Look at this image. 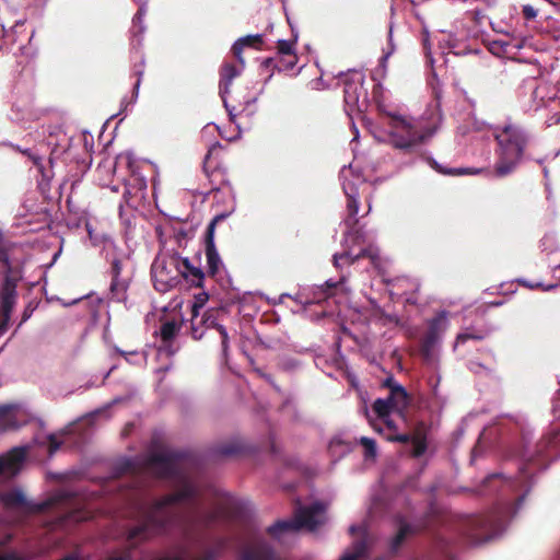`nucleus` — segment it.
Listing matches in <instances>:
<instances>
[{"label": "nucleus", "instance_id": "f257e3e1", "mask_svg": "<svg viewBox=\"0 0 560 560\" xmlns=\"http://www.w3.org/2000/svg\"><path fill=\"white\" fill-rule=\"evenodd\" d=\"M189 460L190 454L188 452L175 451L164 445L152 450L150 455L152 468L161 477H177L183 482V488L176 493L165 495L158 501L148 520L142 514V534L149 523H151L161 530H168L175 526L183 534L188 535L194 527L208 525L218 518L224 517L228 513V505L233 503L230 499H226L214 513L209 515H203L197 505L184 508L197 494L195 486L187 481L183 475L184 465ZM143 510L144 506L142 505Z\"/></svg>", "mask_w": 560, "mask_h": 560}, {"label": "nucleus", "instance_id": "f03ea898", "mask_svg": "<svg viewBox=\"0 0 560 560\" xmlns=\"http://www.w3.org/2000/svg\"><path fill=\"white\" fill-rule=\"evenodd\" d=\"M495 479H501L504 491L516 493L523 488L524 491L516 498L513 504L510 501L499 502L489 513L474 516L469 520L468 535L475 545L499 538L508 528L512 517L521 509L533 487V482L528 480L524 471L521 472L517 479L508 478L499 472L491 474L486 478V482L488 483Z\"/></svg>", "mask_w": 560, "mask_h": 560}, {"label": "nucleus", "instance_id": "7ed1b4c3", "mask_svg": "<svg viewBox=\"0 0 560 560\" xmlns=\"http://www.w3.org/2000/svg\"><path fill=\"white\" fill-rule=\"evenodd\" d=\"M22 244L12 241L0 228V264L2 280L0 281V334L7 331L12 311L18 302V285L23 279L24 261L19 254Z\"/></svg>", "mask_w": 560, "mask_h": 560}, {"label": "nucleus", "instance_id": "20e7f679", "mask_svg": "<svg viewBox=\"0 0 560 560\" xmlns=\"http://www.w3.org/2000/svg\"><path fill=\"white\" fill-rule=\"evenodd\" d=\"M151 275L154 288L161 292L174 288L180 278L187 279L195 287H200L203 281L202 270L175 253L159 254L152 264Z\"/></svg>", "mask_w": 560, "mask_h": 560}, {"label": "nucleus", "instance_id": "39448f33", "mask_svg": "<svg viewBox=\"0 0 560 560\" xmlns=\"http://www.w3.org/2000/svg\"><path fill=\"white\" fill-rule=\"evenodd\" d=\"M121 160L126 161V164L131 174L132 184H128L124 192V203L119 207V218L122 226L124 237L127 246L130 250L135 252L138 249V219L140 212L138 207L140 206V175L138 173L139 166L136 161L131 159L130 154L120 156Z\"/></svg>", "mask_w": 560, "mask_h": 560}, {"label": "nucleus", "instance_id": "423d86ee", "mask_svg": "<svg viewBox=\"0 0 560 560\" xmlns=\"http://www.w3.org/2000/svg\"><path fill=\"white\" fill-rule=\"evenodd\" d=\"M490 129L499 145V162L495 166V175L504 177L511 174L521 162L527 137L520 127L512 124H506L502 128L491 127Z\"/></svg>", "mask_w": 560, "mask_h": 560}, {"label": "nucleus", "instance_id": "0eeeda50", "mask_svg": "<svg viewBox=\"0 0 560 560\" xmlns=\"http://www.w3.org/2000/svg\"><path fill=\"white\" fill-rule=\"evenodd\" d=\"M390 121L386 141L394 148L409 151L430 139L436 129H425L419 119L388 113Z\"/></svg>", "mask_w": 560, "mask_h": 560}, {"label": "nucleus", "instance_id": "6e6552de", "mask_svg": "<svg viewBox=\"0 0 560 560\" xmlns=\"http://www.w3.org/2000/svg\"><path fill=\"white\" fill-rule=\"evenodd\" d=\"M326 521V505L315 502L311 506H300L292 520L278 521L267 530L277 539H281L283 534H295L303 528L316 532Z\"/></svg>", "mask_w": 560, "mask_h": 560}, {"label": "nucleus", "instance_id": "1a4fd4ad", "mask_svg": "<svg viewBox=\"0 0 560 560\" xmlns=\"http://www.w3.org/2000/svg\"><path fill=\"white\" fill-rule=\"evenodd\" d=\"M74 498L71 492H61L51 497L40 503H34L26 499L24 492L20 489H13L0 493V502L8 509L21 508L28 513H42L50 510L51 508L70 503Z\"/></svg>", "mask_w": 560, "mask_h": 560}, {"label": "nucleus", "instance_id": "9d476101", "mask_svg": "<svg viewBox=\"0 0 560 560\" xmlns=\"http://www.w3.org/2000/svg\"><path fill=\"white\" fill-rule=\"evenodd\" d=\"M373 429L386 441L409 443L413 457L422 456L427 451V438L421 433H399L397 422H372Z\"/></svg>", "mask_w": 560, "mask_h": 560}, {"label": "nucleus", "instance_id": "9b49d317", "mask_svg": "<svg viewBox=\"0 0 560 560\" xmlns=\"http://www.w3.org/2000/svg\"><path fill=\"white\" fill-rule=\"evenodd\" d=\"M448 328L447 312L442 311L429 322V331L423 341V354L428 362L433 363L439 355L440 343Z\"/></svg>", "mask_w": 560, "mask_h": 560}, {"label": "nucleus", "instance_id": "f8f14e48", "mask_svg": "<svg viewBox=\"0 0 560 560\" xmlns=\"http://www.w3.org/2000/svg\"><path fill=\"white\" fill-rule=\"evenodd\" d=\"M182 305L183 300L177 296L167 305L160 308L162 313L160 318L162 322L160 335L164 342L172 340L176 336L184 322Z\"/></svg>", "mask_w": 560, "mask_h": 560}, {"label": "nucleus", "instance_id": "ddd939ff", "mask_svg": "<svg viewBox=\"0 0 560 560\" xmlns=\"http://www.w3.org/2000/svg\"><path fill=\"white\" fill-rule=\"evenodd\" d=\"M27 456V447L16 446L0 455V477H15L22 469Z\"/></svg>", "mask_w": 560, "mask_h": 560}, {"label": "nucleus", "instance_id": "4468645a", "mask_svg": "<svg viewBox=\"0 0 560 560\" xmlns=\"http://www.w3.org/2000/svg\"><path fill=\"white\" fill-rule=\"evenodd\" d=\"M346 110L349 116L360 114L365 109L362 80L347 81L345 86Z\"/></svg>", "mask_w": 560, "mask_h": 560}, {"label": "nucleus", "instance_id": "2eb2a0df", "mask_svg": "<svg viewBox=\"0 0 560 560\" xmlns=\"http://www.w3.org/2000/svg\"><path fill=\"white\" fill-rule=\"evenodd\" d=\"M351 166L343 167L341 171V177L343 178L342 187L346 196L348 197L347 209L349 212V219L347 220L348 225H354L358 222L357 215L359 213L360 202H359V191L354 184L348 182L346 179L347 173H349Z\"/></svg>", "mask_w": 560, "mask_h": 560}, {"label": "nucleus", "instance_id": "dca6fc26", "mask_svg": "<svg viewBox=\"0 0 560 560\" xmlns=\"http://www.w3.org/2000/svg\"><path fill=\"white\" fill-rule=\"evenodd\" d=\"M126 486H127V483L125 481H119L117 479H113V480H109L106 483H104L101 487V490H92L89 492H84V493H82V495L84 498H90L91 500H95L104 494L109 493L114 489H119V491H120L119 495L121 497V499H124L128 502H132L138 497V488L136 486H133L131 489H128L125 491V490H122V488H125Z\"/></svg>", "mask_w": 560, "mask_h": 560}, {"label": "nucleus", "instance_id": "f3484780", "mask_svg": "<svg viewBox=\"0 0 560 560\" xmlns=\"http://www.w3.org/2000/svg\"><path fill=\"white\" fill-rule=\"evenodd\" d=\"M375 544L370 539L353 542L339 558V560H381L374 557Z\"/></svg>", "mask_w": 560, "mask_h": 560}, {"label": "nucleus", "instance_id": "a211bd4d", "mask_svg": "<svg viewBox=\"0 0 560 560\" xmlns=\"http://www.w3.org/2000/svg\"><path fill=\"white\" fill-rule=\"evenodd\" d=\"M244 66L236 67L234 65H225L222 68L221 72V82H220V95L223 100L224 107L229 112L230 116L234 118V107H230L226 96L230 94L231 85L233 80L241 74Z\"/></svg>", "mask_w": 560, "mask_h": 560}, {"label": "nucleus", "instance_id": "6ab92c4d", "mask_svg": "<svg viewBox=\"0 0 560 560\" xmlns=\"http://www.w3.org/2000/svg\"><path fill=\"white\" fill-rule=\"evenodd\" d=\"M395 535L388 541V553H396L405 539L415 533V526L406 518L398 516L395 518Z\"/></svg>", "mask_w": 560, "mask_h": 560}, {"label": "nucleus", "instance_id": "aec40b11", "mask_svg": "<svg viewBox=\"0 0 560 560\" xmlns=\"http://www.w3.org/2000/svg\"><path fill=\"white\" fill-rule=\"evenodd\" d=\"M275 552L267 544L254 539L241 552L240 560H273Z\"/></svg>", "mask_w": 560, "mask_h": 560}, {"label": "nucleus", "instance_id": "412c9836", "mask_svg": "<svg viewBox=\"0 0 560 560\" xmlns=\"http://www.w3.org/2000/svg\"><path fill=\"white\" fill-rule=\"evenodd\" d=\"M94 512L90 505H78L66 512L59 520V524L80 523L92 520Z\"/></svg>", "mask_w": 560, "mask_h": 560}, {"label": "nucleus", "instance_id": "4be33fe9", "mask_svg": "<svg viewBox=\"0 0 560 560\" xmlns=\"http://www.w3.org/2000/svg\"><path fill=\"white\" fill-rule=\"evenodd\" d=\"M206 258L208 271L211 275H217L222 268V260L214 245L212 236L206 238Z\"/></svg>", "mask_w": 560, "mask_h": 560}, {"label": "nucleus", "instance_id": "5701e85b", "mask_svg": "<svg viewBox=\"0 0 560 560\" xmlns=\"http://www.w3.org/2000/svg\"><path fill=\"white\" fill-rule=\"evenodd\" d=\"M352 446L353 443L351 441L346 440L342 434H338L330 440L328 444V451L331 457H334L335 460H338L345 455L349 454L352 450Z\"/></svg>", "mask_w": 560, "mask_h": 560}, {"label": "nucleus", "instance_id": "b1692460", "mask_svg": "<svg viewBox=\"0 0 560 560\" xmlns=\"http://www.w3.org/2000/svg\"><path fill=\"white\" fill-rule=\"evenodd\" d=\"M387 399L398 416H402L409 405L408 394L404 386H395L389 392Z\"/></svg>", "mask_w": 560, "mask_h": 560}, {"label": "nucleus", "instance_id": "393cba45", "mask_svg": "<svg viewBox=\"0 0 560 560\" xmlns=\"http://www.w3.org/2000/svg\"><path fill=\"white\" fill-rule=\"evenodd\" d=\"M248 445L240 438H234L231 441L220 445L217 448V454L220 456H235L249 452Z\"/></svg>", "mask_w": 560, "mask_h": 560}, {"label": "nucleus", "instance_id": "a878e982", "mask_svg": "<svg viewBox=\"0 0 560 560\" xmlns=\"http://www.w3.org/2000/svg\"><path fill=\"white\" fill-rule=\"evenodd\" d=\"M393 289L390 290V294H395L398 296H405L407 301L409 292H416L419 290V283L416 280L400 277L392 281Z\"/></svg>", "mask_w": 560, "mask_h": 560}, {"label": "nucleus", "instance_id": "bb28decb", "mask_svg": "<svg viewBox=\"0 0 560 560\" xmlns=\"http://www.w3.org/2000/svg\"><path fill=\"white\" fill-rule=\"evenodd\" d=\"M35 420L34 418H30V415L23 408V406L19 404H3L0 405V420Z\"/></svg>", "mask_w": 560, "mask_h": 560}, {"label": "nucleus", "instance_id": "cd10ccee", "mask_svg": "<svg viewBox=\"0 0 560 560\" xmlns=\"http://www.w3.org/2000/svg\"><path fill=\"white\" fill-rule=\"evenodd\" d=\"M346 278L342 276L338 281H332L328 279L325 283L316 287L317 296L315 298V302H320L322 300L329 296L328 290L330 289H339L347 291L348 289L345 287Z\"/></svg>", "mask_w": 560, "mask_h": 560}, {"label": "nucleus", "instance_id": "c85d7f7f", "mask_svg": "<svg viewBox=\"0 0 560 560\" xmlns=\"http://www.w3.org/2000/svg\"><path fill=\"white\" fill-rule=\"evenodd\" d=\"M115 470L117 477L131 475L137 482V476L140 471V463L137 460V458L124 459L116 466Z\"/></svg>", "mask_w": 560, "mask_h": 560}, {"label": "nucleus", "instance_id": "c756f323", "mask_svg": "<svg viewBox=\"0 0 560 560\" xmlns=\"http://www.w3.org/2000/svg\"><path fill=\"white\" fill-rule=\"evenodd\" d=\"M208 300V295L206 293H200L196 296V302L192 305V327H191V334L195 339H201L205 335L203 330H200L196 326L195 318L198 315V310L205 305V303Z\"/></svg>", "mask_w": 560, "mask_h": 560}, {"label": "nucleus", "instance_id": "7c9ffc66", "mask_svg": "<svg viewBox=\"0 0 560 560\" xmlns=\"http://www.w3.org/2000/svg\"><path fill=\"white\" fill-rule=\"evenodd\" d=\"M259 42L260 40V35H248V36H244V37H241L238 38L234 44H233V52L235 55V57L237 58V60L240 61V63L242 66L245 65V61L242 57V51L244 49V47L246 46H249L252 45L253 42Z\"/></svg>", "mask_w": 560, "mask_h": 560}, {"label": "nucleus", "instance_id": "2f4dec72", "mask_svg": "<svg viewBox=\"0 0 560 560\" xmlns=\"http://www.w3.org/2000/svg\"><path fill=\"white\" fill-rule=\"evenodd\" d=\"M201 322L206 326V329L214 328L221 335L222 349L223 352L226 353L229 348V334L226 328L223 325L215 323V320L210 317L202 319Z\"/></svg>", "mask_w": 560, "mask_h": 560}, {"label": "nucleus", "instance_id": "473e14b6", "mask_svg": "<svg viewBox=\"0 0 560 560\" xmlns=\"http://www.w3.org/2000/svg\"><path fill=\"white\" fill-rule=\"evenodd\" d=\"M365 250L360 249V252L355 255H352L350 252H343L342 254H335L334 255V265L337 268H342L343 266L351 265L358 259L360 256L364 255Z\"/></svg>", "mask_w": 560, "mask_h": 560}, {"label": "nucleus", "instance_id": "72a5a7b5", "mask_svg": "<svg viewBox=\"0 0 560 560\" xmlns=\"http://www.w3.org/2000/svg\"><path fill=\"white\" fill-rule=\"evenodd\" d=\"M373 409L380 418H387L392 413H396L387 397L376 399L373 404Z\"/></svg>", "mask_w": 560, "mask_h": 560}, {"label": "nucleus", "instance_id": "f704fd0d", "mask_svg": "<svg viewBox=\"0 0 560 560\" xmlns=\"http://www.w3.org/2000/svg\"><path fill=\"white\" fill-rule=\"evenodd\" d=\"M359 441L364 450V458L366 460H375L377 457V447L375 441L368 436H361Z\"/></svg>", "mask_w": 560, "mask_h": 560}, {"label": "nucleus", "instance_id": "c9c22d12", "mask_svg": "<svg viewBox=\"0 0 560 560\" xmlns=\"http://www.w3.org/2000/svg\"><path fill=\"white\" fill-rule=\"evenodd\" d=\"M295 42H296V39H294V40L279 39L277 42L278 54L280 56H282V58H284V57L295 52Z\"/></svg>", "mask_w": 560, "mask_h": 560}, {"label": "nucleus", "instance_id": "e433bc0d", "mask_svg": "<svg viewBox=\"0 0 560 560\" xmlns=\"http://www.w3.org/2000/svg\"><path fill=\"white\" fill-rule=\"evenodd\" d=\"M235 210V206H233L229 211L226 212H222V213H219L217 214L212 221L210 222V224L208 225V229H207V237H210L212 236V238H214V231H215V224L220 221H223L225 220L226 218H229Z\"/></svg>", "mask_w": 560, "mask_h": 560}, {"label": "nucleus", "instance_id": "4c0bfd02", "mask_svg": "<svg viewBox=\"0 0 560 560\" xmlns=\"http://www.w3.org/2000/svg\"><path fill=\"white\" fill-rule=\"evenodd\" d=\"M21 153L27 156V159L38 168L39 172L44 171L43 158L37 152L31 149H25L24 151H21Z\"/></svg>", "mask_w": 560, "mask_h": 560}, {"label": "nucleus", "instance_id": "58836bf2", "mask_svg": "<svg viewBox=\"0 0 560 560\" xmlns=\"http://www.w3.org/2000/svg\"><path fill=\"white\" fill-rule=\"evenodd\" d=\"M546 446L560 447V423L551 429L550 435L545 440Z\"/></svg>", "mask_w": 560, "mask_h": 560}, {"label": "nucleus", "instance_id": "ea45409f", "mask_svg": "<svg viewBox=\"0 0 560 560\" xmlns=\"http://www.w3.org/2000/svg\"><path fill=\"white\" fill-rule=\"evenodd\" d=\"M158 355L161 358H165L166 362L163 364V366L160 368V370L167 371L171 368L170 359L174 354V351L171 349L170 346H164L158 349Z\"/></svg>", "mask_w": 560, "mask_h": 560}, {"label": "nucleus", "instance_id": "a19ab883", "mask_svg": "<svg viewBox=\"0 0 560 560\" xmlns=\"http://www.w3.org/2000/svg\"><path fill=\"white\" fill-rule=\"evenodd\" d=\"M483 337L481 335H475V334H468V332H463V334H459L456 338V342H455V347L458 346L459 343H464L466 342L468 339H477V340H480L482 339Z\"/></svg>", "mask_w": 560, "mask_h": 560}, {"label": "nucleus", "instance_id": "79ce46f5", "mask_svg": "<svg viewBox=\"0 0 560 560\" xmlns=\"http://www.w3.org/2000/svg\"><path fill=\"white\" fill-rule=\"evenodd\" d=\"M283 68L287 70L293 69L296 66L298 57L296 54L293 52L284 58H282Z\"/></svg>", "mask_w": 560, "mask_h": 560}, {"label": "nucleus", "instance_id": "37998d69", "mask_svg": "<svg viewBox=\"0 0 560 560\" xmlns=\"http://www.w3.org/2000/svg\"><path fill=\"white\" fill-rule=\"evenodd\" d=\"M35 308H36V305H34L32 302H30L25 306V308H24V311L22 313V318H21V322H20V326L31 318V316L33 315Z\"/></svg>", "mask_w": 560, "mask_h": 560}, {"label": "nucleus", "instance_id": "c03bdc74", "mask_svg": "<svg viewBox=\"0 0 560 560\" xmlns=\"http://www.w3.org/2000/svg\"><path fill=\"white\" fill-rule=\"evenodd\" d=\"M524 284L526 287L530 288V289L540 288V289H542V291H549V290L555 289L557 287V284L545 285L541 282H529V281H524Z\"/></svg>", "mask_w": 560, "mask_h": 560}, {"label": "nucleus", "instance_id": "a18cd8bd", "mask_svg": "<svg viewBox=\"0 0 560 560\" xmlns=\"http://www.w3.org/2000/svg\"><path fill=\"white\" fill-rule=\"evenodd\" d=\"M523 14L526 20H533L537 16V10L530 4H525L523 5Z\"/></svg>", "mask_w": 560, "mask_h": 560}, {"label": "nucleus", "instance_id": "49530a36", "mask_svg": "<svg viewBox=\"0 0 560 560\" xmlns=\"http://www.w3.org/2000/svg\"><path fill=\"white\" fill-rule=\"evenodd\" d=\"M60 446V443L57 441L55 435L49 436V452L54 453L56 452Z\"/></svg>", "mask_w": 560, "mask_h": 560}, {"label": "nucleus", "instance_id": "de8ad7c7", "mask_svg": "<svg viewBox=\"0 0 560 560\" xmlns=\"http://www.w3.org/2000/svg\"><path fill=\"white\" fill-rule=\"evenodd\" d=\"M384 386H386L387 388H389V392L393 390V388L395 386H401L399 383H397L395 381V378L393 376H389L387 377L385 381H384Z\"/></svg>", "mask_w": 560, "mask_h": 560}, {"label": "nucleus", "instance_id": "09e8293b", "mask_svg": "<svg viewBox=\"0 0 560 560\" xmlns=\"http://www.w3.org/2000/svg\"><path fill=\"white\" fill-rule=\"evenodd\" d=\"M120 272V262L118 260H114L112 264V273H113V280L117 278V276Z\"/></svg>", "mask_w": 560, "mask_h": 560}, {"label": "nucleus", "instance_id": "8fccbe9b", "mask_svg": "<svg viewBox=\"0 0 560 560\" xmlns=\"http://www.w3.org/2000/svg\"><path fill=\"white\" fill-rule=\"evenodd\" d=\"M23 25H24V21L23 20H16V21H14V23L12 25H9V28L13 33H18L19 28L22 27Z\"/></svg>", "mask_w": 560, "mask_h": 560}, {"label": "nucleus", "instance_id": "3c124183", "mask_svg": "<svg viewBox=\"0 0 560 560\" xmlns=\"http://www.w3.org/2000/svg\"><path fill=\"white\" fill-rule=\"evenodd\" d=\"M441 172H442V173H447V174H451V173H457V174H466V173H469V174H476V173H478V170H474V171H472V170H464V168H463V170H458V171H454V172H452V171H442V170H441Z\"/></svg>", "mask_w": 560, "mask_h": 560}, {"label": "nucleus", "instance_id": "603ef678", "mask_svg": "<svg viewBox=\"0 0 560 560\" xmlns=\"http://www.w3.org/2000/svg\"><path fill=\"white\" fill-rule=\"evenodd\" d=\"M140 88V73H136V81L133 83V97L136 98L138 89Z\"/></svg>", "mask_w": 560, "mask_h": 560}, {"label": "nucleus", "instance_id": "864d4df0", "mask_svg": "<svg viewBox=\"0 0 560 560\" xmlns=\"http://www.w3.org/2000/svg\"><path fill=\"white\" fill-rule=\"evenodd\" d=\"M132 427H133V423H132V422H128V423L125 425V428L122 429V431H121V435H122L124 438H126V436L130 433V431H131Z\"/></svg>", "mask_w": 560, "mask_h": 560}, {"label": "nucleus", "instance_id": "5fc2aeb1", "mask_svg": "<svg viewBox=\"0 0 560 560\" xmlns=\"http://www.w3.org/2000/svg\"><path fill=\"white\" fill-rule=\"evenodd\" d=\"M392 54H393V49H392V50H389L388 52H386V54L382 57V59H381V66L383 67V69H385V68H386V62H387V60H388V58H389V56H390Z\"/></svg>", "mask_w": 560, "mask_h": 560}, {"label": "nucleus", "instance_id": "6e6d98bb", "mask_svg": "<svg viewBox=\"0 0 560 560\" xmlns=\"http://www.w3.org/2000/svg\"><path fill=\"white\" fill-rule=\"evenodd\" d=\"M0 560H15V557L13 555H2Z\"/></svg>", "mask_w": 560, "mask_h": 560}, {"label": "nucleus", "instance_id": "4d7b16f0", "mask_svg": "<svg viewBox=\"0 0 560 560\" xmlns=\"http://www.w3.org/2000/svg\"><path fill=\"white\" fill-rule=\"evenodd\" d=\"M140 20V7L133 15V23L136 24Z\"/></svg>", "mask_w": 560, "mask_h": 560}, {"label": "nucleus", "instance_id": "13d9d810", "mask_svg": "<svg viewBox=\"0 0 560 560\" xmlns=\"http://www.w3.org/2000/svg\"><path fill=\"white\" fill-rule=\"evenodd\" d=\"M140 533V526H135L131 530V536L135 537Z\"/></svg>", "mask_w": 560, "mask_h": 560}, {"label": "nucleus", "instance_id": "bf43d9fd", "mask_svg": "<svg viewBox=\"0 0 560 560\" xmlns=\"http://www.w3.org/2000/svg\"><path fill=\"white\" fill-rule=\"evenodd\" d=\"M8 423L10 424V425H9L10 428H13V429L19 428V425H16V423H18V422H15V421L8 422Z\"/></svg>", "mask_w": 560, "mask_h": 560}, {"label": "nucleus", "instance_id": "052dcab7", "mask_svg": "<svg viewBox=\"0 0 560 560\" xmlns=\"http://www.w3.org/2000/svg\"><path fill=\"white\" fill-rule=\"evenodd\" d=\"M11 147H12L15 151H19V152H21V151H24V150H25V149L20 148L19 145H14V144H12Z\"/></svg>", "mask_w": 560, "mask_h": 560}, {"label": "nucleus", "instance_id": "680f3d73", "mask_svg": "<svg viewBox=\"0 0 560 560\" xmlns=\"http://www.w3.org/2000/svg\"><path fill=\"white\" fill-rule=\"evenodd\" d=\"M122 401V399L120 398H117V399H114L112 405H117V404H120Z\"/></svg>", "mask_w": 560, "mask_h": 560}, {"label": "nucleus", "instance_id": "e2e57ef3", "mask_svg": "<svg viewBox=\"0 0 560 560\" xmlns=\"http://www.w3.org/2000/svg\"><path fill=\"white\" fill-rule=\"evenodd\" d=\"M349 529H350V532H351V533H354L355 530H358V529H359V527H357V526L352 525V526H350V528H349Z\"/></svg>", "mask_w": 560, "mask_h": 560}, {"label": "nucleus", "instance_id": "0e129e2a", "mask_svg": "<svg viewBox=\"0 0 560 560\" xmlns=\"http://www.w3.org/2000/svg\"><path fill=\"white\" fill-rule=\"evenodd\" d=\"M108 560H124L121 557H109Z\"/></svg>", "mask_w": 560, "mask_h": 560}, {"label": "nucleus", "instance_id": "69168bd1", "mask_svg": "<svg viewBox=\"0 0 560 560\" xmlns=\"http://www.w3.org/2000/svg\"><path fill=\"white\" fill-rule=\"evenodd\" d=\"M77 420L81 421V420H90V419L88 417H81V418H78Z\"/></svg>", "mask_w": 560, "mask_h": 560}, {"label": "nucleus", "instance_id": "338daca9", "mask_svg": "<svg viewBox=\"0 0 560 560\" xmlns=\"http://www.w3.org/2000/svg\"><path fill=\"white\" fill-rule=\"evenodd\" d=\"M141 465H142V471H143V470H144V466H145V463H144V460H143V459H142V462H141Z\"/></svg>", "mask_w": 560, "mask_h": 560}, {"label": "nucleus", "instance_id": "774afa93", "mask_svg": "<svg viewBox=\"0 0 560 560\" xmlns=\"http://www.w3.org/2000/svg\"><path fill=\"white\" fill-rule=\"evenodd\" d=\"M1 26H2L3 31H5L7 25L4 23H2Z\"/></svg>", "mask_w": 560, "mask_h": 560}]
</instances>
